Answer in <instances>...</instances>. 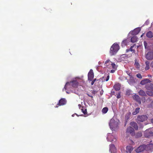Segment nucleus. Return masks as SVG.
Instances as JSON below:
<instances>
[{
	"label": "nucleus",
	"mask_w": 153,
	"mask_h": 153,
	"mask_svg": "<svg viewBox=\"0 0 153 153\" xmlns=\"http://www.w3.org/2000/svg\"><path fill=\"white\" fill-rule=\"evenodd\" d=\"M81 80V78L77 77L74 78L70 82H67L63 89V91H72V90L76 88L79 85V82Z\"/></svg>",
	"instance_id": "1"
},
{
	"label": "nucleus",
	"mask_w": 153,
	"mask_h": 153,
	"mask_svg": "<svg viewBox=\"0 0 153 153\" xmlns=\"http://www.w3.org/2000/svg\"><path fill=\"white\" fill-rule=\"evenodd\" d=\"M120 121L116 118L113 117L110 121L109 126L112 131H116L119 128Z\"/></svg>",
	"instance_id": "2"
},
{
	"label": "nucleus",
	"mask_w": 153,
	"mask_h": 153,
	"mask_svg": "<svg viewBox=\"0 0 153 153\" xmlns=\"http://www.w3.org/2000/svg\"><path fill=\"white\" fill-rule=\"evenodd\" d=\"M153 148V143H151L146 145H143L140 146L136 149V152L139 153L143 151L144 150L152 151Z\"/></svg>",
	"instance_id": "3"
},
{
	"label": "nucleus",
	"mask_w": 153,
	"mask_h": 153,
	"mask_svg": "<svg viewBox=\"0 0 153 153\" xmlns=\"http://www.w3.org/2000/svg\"><path fill=\"white\" fill-rule=\"evenodd\" d=\"M120 49V46L117 43H114L111 47L109 52L111 56L115 55Z\"/></svg>",
	"instance_id": "4"
},
{
	"label": "nucleus",
	"mask_w": 153,
	"mask_h": 153,
	"mask_svg": "<svg viewBox=\"0 0 153 153\" xmlns=\"http://www.w3.org/2000/svg\"><path fill=\"white\" fill-rule=\"evenodd\" d=\"M105 66L110 69L111 68L116 69L117 68V66L114 63H113L109 59L107 60L104 64Z\"/></svg>",
	"instance_id": "5"
},
{
	"label": "nucleus",
	"mask_w": 153,
	"mask_h": 153,
	"mask_svg": "<svg viewBox=\"0 0 153 153\" xmlns=\"http://www.w3.org/2000/svg\"><path fill=\"white\" fill-rule=\"evenodd\" d=\"M145 87L147 90L146 91L147 94L149 96H153V84H147Z\"/></svg>",
	"instance_id": "6"
},
{
	"label": "nucleus",
	"mask_w": 153,
	"mask_h": 153,
	"mask_svg": "<svg viewBox=\"0 0 153 153\" xmlns=\"http://www.w3.org/2000/svg\"><path fill=\"white\" fill-rule=\"evenodd\" d=\"M107 139L108 141L115 142L116 140V137L115 135H112L111 133H108Z\"/></svg>",
	"instance_id": "7"
},
{
	"label": "nucleus",
	"mask_w": 153,
	"mask_h": 153,
	"mask_svg": "<svg viewBox=\"0 0 153 153\" xmlns=\"http://www.w3.org/2000/svg\"><path fill=\"white\" fill-rule=\"evenodd\" d=\"M141 30L140 27H137L135 29L131 31L128 33V35L130 36L131 35H135L139 33Z\"/></svg>",
	"instance_id": "8"
},
{
	"label": "nucleus",
	"mask_w": 153,
	"mask_h": 153,
	"mask_svg": "<svg viewBox=\"0 0 153 153\" xmlns=\"http://www.w3.org/2000/svg\"><path fill=\"white\" fill-rule=\"evenodd\" d=\"M66 103V100L64 98H62L59 101V103L55 106V108H58L59 106L63 105Z\"/></svg>",
	"instance_id": "9"
},
{
	"label": "nucleus",
	"mask_w": 153,
	"mask_h": 153,
	"mask_svg": "<svg viewBox=\"0 0 153 153\" xmlns=\"http://www.w3.org/2000/svg\"><path fill=\"white\" fill-rule=\"evenodd\" d=\"M94 77V73L92 69H91L88 74V80L91 81Z\"/></svg>",
	"instance_id": "10"
},
{
	"label": "nucleus",
	"mask_w": 153,
	"mask_h": 153,
	"mask_svg": "<svg viewBox=\"0 0 153 153\" xmlns=\"http://www.w3.org/2000/svg\"><path fill=\"white\" fill-rule=\"evenodd\" d=\"M136 79H134L133 76H131L130 77L128 81V83L131 85H134L135 83H136Z\"/></svg>",
	"instance_id": "11"
},
{
	"label": "nucleus",
	"mask_w": 153,
	"mask_h": 153,
	"mask_svg": "<svg viewBox=\"0 0 153 153\" xmlns=\"http://www.w3.org/2000/svg\"><path fill=\"white\" fill-rule=\"evenodd\" d=\"M138 121L143 122L147 119V117L146 115L139 116L137 117Z\"/></svg>",
	"instance_id": "12"
},
{
	"label": "nucleus",
	"mask_w": 153,
	"mask_h": 153,
	"mask_svg": "<svg viewBox=\"0 0 153 153\" xmlns=\"http://www.w3.org/2000/svg\"><path fill=\"white\" fill-rule=\"evenodd\" d=\"M153 135V133L150 131V129L146 130L144 132V136L149 137Z\"/></svg>",
	"instance_id": "13"
},
{
	"label": "nucleus",
	"mask_w": 153,
	"mask_h": 153,
	"mask_svg": "<svg viewBox=\"0 0 153 153\" xmlns=\"http://www.w3.org/2000/svg\"><path fill=\"white\" fill-rule=\"evenodd\" d=\"M109 151L111 153L116 152V148L113 144H111L109 145Z\"/></svg>",
	"instance_id": "14"
},
{
	"label": "nucleus",
	"mask_w": 153,
	"mask_h": 153,
	"mask_svg": "<svg viewBox=\"0 0 153 153\" xmlns=\"http://www.w3.org/2000/svg\"><path fill=\"white\" fill-rule=\"evenodd\" d=\"M134 131L133 129L131 127H129L127 128L126 132L127 134H130L133 135L134 134Z\"/></svg>",
	"instance_id": "15"
},
{
	"label": "nucleus",
	"mask_w": 153,
	"mask_h": 153,
	"mask_svg": "<svg viewBox=\"0 0 153 153\" xmlns=\"http://www.w3.org/2000/svg\"><path fill=\"white\" fill-rule=\"evenodd\" d=\"M133 98L137 101L140 104L141 103V101L139 97L136 95H134L133 96Z\"/></svg>",
	"instance_id": "16"
},
{
	"label": "nucleus",
	"mask_w": 153,
	"mask_h": 153,
	"mask_svg": "<svg viewBox=\"0 0 153 153\" xmlns=\"http://www.w3.org/2000/svg\"><path fill=\"white\" fill-rule=\"evenodd\" d=\"M150 82L151 81L149 79H146L142 80L140 82V84L143 85Z\"/></svg>",
	"instance_id": "17"
},
{
	"label": "nucleus",
	"mask_w": 153,
	"mask_h": 153,
	"mask_svg": "<svg viewBox=\"0 0 153 153\" xmlns=\"http://www.w3.org/2000/svg\"><path fill=\"white\" fill-rule=\"evenodd\" d=\"M128 56L126 55H121L119 58V60L120 62L126 60L127 59Z\"/></svg>",
	"instance_id": "18"
},
{
	"label": "nucleus",
	"mask_w": 153,
	"mask_h": 153,
	"mask_svg": "<svg viewBox=\"0 0 153 153\" xmlns=\"http://www.w3.org/2000/svg\"><path fill=\"white\" fill-rule=\"evenodd\" d=\"M132 147L130 146H127L126 147V152L127 153H131L133 150Z\"/></svg>",
	"instance_id": "19"
},
{
	"label": "nucleus",
	"mask_w": 153,
	"mask_h": 153,
	"mask_svg": "<svg viewBox=\"0 0 153 153\" xmlns=\"http://www.w3.org/2000/svg\"><path fill=\"white\" fill-rule=\"evenodd\" d=\"M130 125L132 127H133L135 130H137L138 129V126L136 123L134 122H131L130 123Z\"/></svg>",
	"instance_id": "20"
},
{
	"label": "nucleus",
	"mask_w": 153,
	"mask_h": 153,
	"mask_svg": "<svg viewBox=\"0 0 153 153\" xmlns=\"http://www.w3.org/2000/svg\"><path fill=\"white\" fill-rule=\"evenodd\" d=\"M114 88L116 91H119L120 88V85L119 83H116L114 85Z\"/></svg>",
	"instance_id": "21"
},
{
	"label": "nucleus",
	"mask_w": 153,
	"mask_h": 153,
	"mask_svg": "<svg viewBox=\"0 0 153 153\" xmlns=\"http://www.w3.org/2000/svg\"><path fill=\"white\" fill-rule=\"evenodd\" d=\"M134 65L138 69L140 68V65L139 63V60L137 59L135 60Z\"/></svg>",
	"instance_id": "22"
},
{
	"label": "nucleus",
	"mask_w": 153,
	"mask_h": 153,
	"mask_svg": "<svg viewBox=\"0 0 153 153\" xmlns=\"http://www.w3.org/2000/svg\"><path fill=\"white\" fill-rule=\"evenodd\" d=\"M137 39H138L137 36H134L131 38V41L132 42H135L137 41Z\"/></svg>",
	"instance_id": "23"
},
{
	"label": "nucleus",
	"mask_w": 153,
	"mask_h": 153,
	"mask_svg": "<svg viewBox=\"0 0 153 153\" xmlns=\"http://www.w3.org/2000/svg\"><path fill=\"white\" fill-rule=\"evenodd\" d=\"M146 36L148 37L151 38L153 36V33L152 32L149 31L146 33Z\"/></svg>",
	"instance_id": "24"
},
{
	"label": "nucleus",
	"mask_w": 153,
	"mask_h": 153,
	"mask_svg": "<svg viewBox=\"0 0 153 153\" xmlns=\"http://www.w3.org/2000/svg\"><path fill=\"white\" fill-rule=\"evenodd\" d=\"M128 42V41L127 39L123 40L122 43V46L123 47L125 46Z\"/></svg>",
	"instance_id": "25"
},
{
	"label": "nucleus",
	"mask_w": 153,
	"mask_h": 153,
	"mask_svg": "<svg viewBox=\"0 0 153 153\" xmlns=\"http://www.w3.org/2000/svg\"><path fill=\"white\" fill-rule=\"evenodd\" d=\"M145 64L146 65V67H145V70H149V65L150 63H149V62L148 61H146L145 62Z\"/></svg>",
	"instance_id": "26"
},
{
	"label": "nucleus",
	"mask_w": 153,
	"mask_h": 153,
	"mask_svg": "<svg viewBox=\"0 0 153 153\" xmlns=\"http://www.w3.org/2000/svg\"><path fill=\"white\" fill-rule=\"evenodd\" d=\"M140 109V108H137L136 109L135 111L133 112L132 114L134 115L137 114L139 112Z\"/></svg>",
	"instance_id": "27"
},
{
	"label": "nucleus",
	"mask_w": 153,
	"mask_h": 153,
	"mask_svg": "<svg viewBox=\"0 0 153 153\" xmlns=\"http://www.w3.org/2000/svg\"><path fill=\"white\" fill-rule=\"evenodd\" d=\"M139 94L142 96H145L146 94L145 92L142 90H140L139 91Z\"/></svg>",
	"instance_id": "28"
},
{
	"label": "nucleus",
	"mask_w": 153,
	"mask_h": 153,
	"mask_svg": "<svg viewBox=\"0 0 153 153\" xmlns=\"http://www.w3.org/2000/svg\"><path fill=\"white\" fill-rule=\"evenodd\" d=\"M108 110V109L107 107H105L102 110V112L103 114H105L106 113Z\"/></svg>",
	"instance_id": "29"
},
{
	"label": "nucleus",
	"mask_w": 153,
	"mask_h": 153,
	"mask_svg": "<svg viewBox=\"0 0 153 153\" xmlns=\"http://www.w3.org/2000/svg\"><path fill=\"white\" fill-rule=\"evenodd\" d=\"M82 112L85 114L87 113V109L85 107H82V108L81 109Z\"/></svg>",
	"instance_id": "30"
},
{
	"label": "nucleus",
	"mask_w": 153,
	"mask_h": 153,
	"mask_svg": "<svg viewBox=\"0 0 153 153\" xmlns=\"http://www.w3.org/2000/svg\"><path fill=\"white\" fill-rule=\"evenodd\" d=\"M144 46L145 49H149L147 47V43L146 42L144 41Z\"/></svg>",
	"instance_id": "31"
},
{
	"label": "nucleus",
	"mask_w": 153,
	"mask_h": 153,
	"mask_svg": "<svg viewBox=\"0 0 153 153\" xmlns=\"http://www.w3.org/2000/svg\"><path fill=\"white\" fill-rule=\"evenodd\" d=\"M136 76L138 78L140 79H141L142 78V76L140 74H137Z\"/></svg>",
	"instance_id": "32"
},
{
	"label": "nucleus",
	"mask_w": 153,
	"mask_h": 153,
	"mask_svg": "<svg viewBox=\"0 0 153 153\" xmlns=\"http://www.w3.org/2000/svg\"><path fill=\"white\" fill-rule=\"evenodd\" d=\"M106 78V79L105 80V81H108L109 79V75H107L106 76H105L104 77H103V78Z\"/></svg>",
	"instance_id": "33"
},
{
	"label": "nucleus",
	"mask_w": 153,
	"mask_h": 153,
	"mask_svg": "<svg viewBox=\"0 0 153 153\" xmlns=\"http://www.w3.org/2000/svg\"><path fill=\"white\" fill-rule=\"evenodd\" d=\"M133 46H132L131 47V48L130 49V51L133 52H135V51L133 49Z\"/></svg>",
	"instance_id": "34"
},
{
	"label": "nucleus",
	"mask_w": 153,
	"mask_h": 153,
	"mask_svg": "<svg viewBox=\"0 0 153 153\" xmlns=\"http://www.w3.org/2000/svg\"><path fill=\"white\" fill-rule=\"evenodd\" d=\"M117 68H116V69L112 68L113 69L111 70V73H114L115 71L116 70Z\"/></svg>",
	"instance_id": "35"
},
{
	"label": "nucleus",
	"mask_w": 153,
	"mask_h": 153,
	"mask_svg": "<svg viewBox=\"0 0 153 153\" xmlns=\"http://www.w3.org/2000/svg\"><path fill=\"white\" fill-rule=\"evenodd\" d=\"M126 73H127V74L129 76H130V77H131V76H133L132 75H131V73H130V72H129L128 71H126Z\"/></svg>",
	"instance_id": "36"
},
{
	"label": "nucleus",
	"mask_w": 153,
	"mask_h": 153,
	"mask_svg": "<svg viewBox=\"0 0 153 153\" xmlns=\"http://www.w3.org/2000/svg\"><path fill=\"white\" fill-rule=\"evenodd\" d=\"M131 114V113H129L128 116H127V115H126V116H125L126 118H127V119H128V118H129Z\"/></svg>",
	"instance_id": "37"
},
{
	"label": "nucleus",
	"mask_w": 153,
	"mask_h": 153,
	"mask_svg": "<svg viewBox=\"0 0 153 153\" xmlns=\"http://www.w3.org/2000/svg\"><path fill=\"white\" fill-rule=\"evenodd\" d=\"M117 98H120V93H119L117 96Z\"/></svg>",
	"instance_id": "38"
},
{
	"label": "nucleus",
	"mask_w": 153,
	"mask_h": 153,
	"mask_svg": "<svg viewBox=\"0 0 153 153\" xmlns=\"http://www.w3.org/2000/svg\"><path fill=\"white\" fill-rule=\"evenodd\" d=\"M75 115H76L78 117L79 116V115H77V114H76V113L72 114V117H74V116Z\"/></svg>",
	"instance_id": "39"
},
{
	"label": "nucleus",
	"mask_w": 153,
	"mask_h": 153,
	"mask_svg": "<svg viewBox=\"0 0 153 153\" xmlns=\"http://www.w3.org/2000/svg\"><path fill=\"white\" fill-rule=\"evenodd\" d=\"M78 106H79V108L80 109L82 108V106H81V105L80 104H79Z\"/></svg>",
	"instance_id": "40"
},
{
	"label": "nucleus",
	"mask_w": 153,
	"mask_h": 153,
	"mask_svg": "<svg viewBox=\"0 0 153 153\" xmlns=\"http://www.w3.org/2000/svg\"><path fill=\"white\" fill-rule=\"evenodd\" d=\"M149 23V21H148V20H147V21H146L145 24L146 25H147V23Z\"/></svg>",
	"instance_id": "41"
},
{
	"label": "nucleus",
	"mask_w": 153,
	"mask_h": 153,
	"mask_svg": "<svg viewBox=\"0 0 153 153\" xmlns=\"http://www.w3.org/2000/svg\"><path fill=\"white\" fill-rule=\"evenodd\" d=\"M151 66L152 67H153V61L151 63Z\"/></svg>",
	"instance_id": "42"
},
{
	"label": "nucleus",
	"mask_w": 153,
	"mask_h": 153,
	"mask_svg": "<svg viewBox=\"0 0 153 153\" xmlns=\"http://www.w3.org/2000/svg\"><path fill=\"white\" fill-rule=\"evenodd\" d=\"M94 82V81H92L91 82V84L92 85H93Z\"/></svg>",
	"instance_id": "43"
},
{
	"label": "nucleus",
	"mask_w": 153,
	"mask_h": 153,
	"mask_svg": "<svg viewBox=\"0 0 153 153\" xmlns=\"http://www.w3.org/2000/svg\"><path fill=\"white\" fill-rule=\"evenodd\" d=\"M88 94V96H89V97H92H92H93V96H91V95H89V94Z\"/></svg>",
	"instance_id": "44"
},
{
	"label": "nucleus",
	"mask_w": 153,
	"mask_h": 153,
	"mask_svg": "<svg viewBox=\"0 0 153 153\" xmlns=\"http://www.w3.org/2000/svg\"><path fill=\"white\" fill-rule=\"evenodd\" d=\"M96 92H96V91H93V93H96Z\"/></svg>",
	"instance_id": "45"
},
{
	"label": "nucleus",
	"mask_w": 153,
	"mask_h": 153,
	"mask_svg": "<svg viewBox=\"0 0 153 153\" xmlns=\"http://www.w3.org/2000/svg\"><path fill=\"white\" fill-rule=\"evenodd\" d=\"M151 122L152 123H153V119H151Z\"/></svg>",
	"instance_id": "46"
},
{
	"label": "nucleus",
	"mask_w": 153,
	"mask_h": 153,
	"mask_svg": "<svg viewBox=\"0 0 153 153\" xmlns=\"http://www.w3.org/2000/svg\"><path fill=\"white\" fill-rule=\"evenodd\" d=\"M96 79H94L93 81H94V82H95V81H96Z\"/></svg>",
	"instance_id": "47"
},
{
	"label": "nucleus",
	"mask_w": 153,
	"mask_h": 153,
	"mask_svg": "<svg viewBox=\"0 0 153 153\" xmlns=\"http://www.w3.org/2000/svg\"><path fill=\"white\" fill-rule=\"evenodd\" d=\"M98 63H99V64H101V62H98Z\"/></svg>",
	"instance_id": "48"
},
{
	"label": "nucleus",
	"mask_w": 153,
	"mask_h": 153,
	"mask_svg": "<svg viewBox=\"0 0 153 153\" xmlns=\"http://www.w3.org/2000/svg\"><path fill=\"white\" fill-rule=\"evenodd\" d=\"M66 92L67 93H68V94H69V92H68L67 91H66Z\"/></svg>",
	"instance_id": "49"
},
{
	"label": "nucleus",
	"mask_w": 153,
	"mask_h": 153,
	"mask_svg": "<svg viewBox=\"0 0 153 153\" xmlns=\"http://www.w3.org/2000/svg\"><path fill=\"white\" fill-rule=\"evenodd\" d=\"M87 116H88L87 115H85V116H85V117H86Z\"/></svg>",
	"instance_id": "50"
},
{
	"label": "nucleus",
	"mask_w": 153,
	"mask_h": 153,
	"mask_svg": "<svg viewBox=\"0 0 153 153\" xmlns=\"http://www.w3.org/2000/svg\"><path fill=\"white\" fill-rule=\"evenodd\" d=\"M148 76H149V77H151V75H148Z\"/></svg>",
	"instance_id": "51"
},
{
	"label": "nucleus",
	"mask_w": 153,
	"mask_h": 153,
	"mask_svg": "<svg viewBox=\"0 0 153 153\" xmlns=\"http://www.w3.org/2000/svg\"><path fill=\"white\" fill-rule=\"evenodd\" d=\"M140 137L141 136V134H140V136H139Z\"/></svg>",
	"instance_id": "52"
},
{
	"label": "nucleus",
	"mask_w": 153,
	"mask_h": 153,
	"mask_svg": "<svg viewBox=\"0 0 153 153\" xmlns=\"http://www.w3.org/2000/svg\"><path fill=\"white\" fill-rule=\"evenodd\" d=\"M143 36V34H142V35H141V37H142Z\"/></svg>",
	"instance_id": "53"
},
{
	"label": "nucleus",
	"mask_w": 153,
	"mask_h": 153,
	"mask_svg": "<svg viewBox=\"0 0 153 153\" xmlns=\"http://www.w3.org/2000/svg\"><path fill=\"white\" fill-rule=\"evenodd\" d=\"M116 153V152H115V153H114V152H111V153Z\"/></svg>",
	"instance_id": "54"
},
{
	"label": "nucleus",
	"mask_w": 153,
	"mask_h": 153,
	"mask_svg": "<svg viewBox=\"0 0 153 153\" xmlns=\"http://www.w3.org/2000/svg\"><path fill=\"white\" fill-rule=\"evenodd\" d=\"M80 116H82V115H80Z\"/></svg>",
	"instance_id": "55"
}]
</instances>
